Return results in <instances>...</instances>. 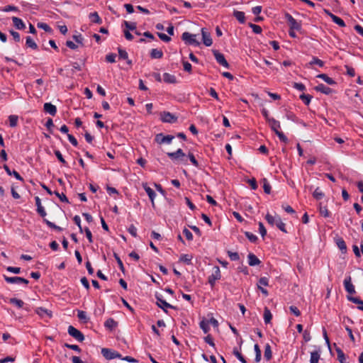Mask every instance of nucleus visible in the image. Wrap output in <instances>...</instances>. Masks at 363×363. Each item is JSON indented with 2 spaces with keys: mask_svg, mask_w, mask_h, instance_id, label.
Listing matches in <instances>:
<instances>
[{
  "mask_svg": "<svg viewBox=\"0 0 363 363\" xmlns=\"http://www.w3.org/2000/svg\"><path fill=\"white\" fill-rule=\"evenodd\" d=\"M167 155L168 157L171 159L174 162L182 164H187V156L180 148L175 152H167Z\"/></svg>",
  "mask_w": 363,
  "mask_h": 363,
  "instance_id": "nucleus-1",
  "label": "nucleus"
},
{
  "mask_svg": "<svg viewBox=\"0 0 363 363\" xmlns=\"http://www.w3.org/2000/svg\"><path fill=\"white\" fill-rule=\"evenodd\" d=\"M265 219L267 220V223L271 225H276L277 227L281 230L284 233H286V225L284 223H283L280 218L279 216H273L270 215L269 213H267L265 216Z\"/></svg>",
  "mask_w": 363,
  "mask_h": 363,
  "instance_id": "nucleus-2",
  "label": "nucleus"
},
{
  "mask_svg": "<svg viewBox=\"0 0 363 363\" xmlns=\"http://www.w3.org/2000/svg\"><path fill=\"white\" fill-rule=\"evenodd\" d=\"M196 35L191 34L189 32H184L182 35V39L185 42L186 44L199 46L200 43L196 39Z\"/></svg>",
  "mask_w": 363,
  "mask_h": 363,
  "instance_id": "nucleus-3",
  "label": "nucleus"
},
{
  "mask_svg": "<svg viewBox=\"0 0 363 363\" xmlns=\"http://www.w3.org/2000/svg\"><path fill=\"white\" fill-rule=\"evenodd\" d=\"M220 278H221V274H220V268L218 266H215L213 267V272L208 278V281L210 284L211 288L214 287V286L216 284V281L220 279Z\"/></svg>",
  "mask_w": 363,
  "mask_h": 363,
  "instance_id": "nucleus-4",
  "label": "nucleus"
},
{
  "mask_svg": "<svg viewBox=\"0 0 363 363\" xmlns=\"http://www.w3.org/2000/svg\"><path fill=\"white\" fill-rule=\"evenodd\" d=\"M67 332L70 336L76 339L77 341L80 342L84 341V335L81 331L75 328L74 326L69 325L68 327Z\"/></svg>",
  "mask_w": 363,
  "mask_h": 363,
  "instance_id": "nucleus-5",
  "label": "nucleus"
},
{
  "mask_svg": "<svg viewBox=\"0 0 363 363\" xmlns=\"http://www.w3.org/2000/svg\"><path fill=\"white\" fill-rule=\"evenodd\" d=\"M285 18L287 21L290 30H299L301 28V23H298L291 14L289 13H285Z\"/></svg>",
  "mask_w": 363,
  "mask_h": 363,
  "instance_id": "nucleus-6",
  "label": "nucleus"
},
{
  "mask_svg": "<svg viewBox=\"0 0 363 363\" xmlns=\"http://www.w3.org/2000/svg\"><path fill=\"white\" fill-rule=\"evenodd\" d=\"M174 138V136L172 135H164L162 133H158L155 135V141L159 145L170 144Z\"/></svg>",
  "mask_w": 363,
  "mask_h": 363,
  "instance_id": "nucleus-7",
  "label": "nucleus"
},
{
  "mask_svg": "<svg viewBox=\"0 0 363 363\" xmlns=\"http://www.w3.org/2000/svg\"><path fill=\"white\" fill-rule=\"evenodd\" d=\"M160 119L164 123H174L177 121V117L168 111H163L160 113Z\"/></svg>",
  "mask_w": 363,
  "mask_h": 363,
  "instance_id": "nucleus-8",
  "label": "nucleus"
},
{
  "mask_svg": "<svg viewBox=\"0 0 363 363\" xmlns=\"http://www.w3.org/2000/svg\"><path fill=\"white\" fill-rule=\"evenodd\" d=\"M101 354L106 359H113L115 358H121V354L116 351L108 348H103Z\"/></svg>",
  "mask_w": 363,
  "mask_h": 363,
  "instance_id": "nucleus-9",
  "label": "nucleus"
},
{
  "mask_svg": "<svg viewBox=\"0 0 363 363\" xmlns=\"http://www.w3.org/2000/svg\"><path fill=\"white\" fill-rule=\"evenodd\" d=\"M155 298L157 299V306L162 308L165 313H167V308H175L174 306L163 300L162 295L157 294H155Z\"/></svg>",
  "mask_w": 363,
  "mask_h": 363,
  "instance_id": "nucleus-10",
  "label": "nucleus"
},
{
  "mask_svg": "<svg viewBox=\"0 0 363 363\" xmlns=\"http://www.w3.org/2000/svg\"><path fill=\"white\" fill-rule=\"evenodd\" d=\"M4 280L9 284H28L29 281L26 279L20 277H8L5 274L3 275Z\"/></svg>",
  "mask_w": 363,
  "mask_h": 363,
  "instance_id": "nucleus-11",
  "label": "nucleus"
},
{
  "mask_svg": "<svg viewBox=\"0 0 363 363\" xmlns=\"http://www.w3.org/2000/svg\"><path fill=\"white\" fill-rule=\"evenodd\" d=\"M213 55H214L217 62L219 65H220L226 68H228L229 64L227 62V60H225L223 54L220 53L219 51L216 50H213Z\"/></svg>",
  "mask_w": 363,
  "mask_h": 363,
  "instance_id": "nucleus-12",
  "label": "nucleus"
},
{
  "mask_svg": "<svg viewBox=\"0 0 363 363\" xmlns=\"http://www.w3.org/2000/svg\"><path fill=\"white\" fill-rule=\"evenodd\" d=\"M201 31L202 35L203 43L207 47L211 46L213 43V40L211 37L210 33H208L206 28H202Z\"/></svg>",
  "mask_w": 363,
  "mask_h": 363,
  "instance_id": "nucleus-13",
  "label": "nucleus"
},
{
  "mask_svg": "<svg viewBox=\"0 0 363 363\" xmlns=\"http://www.w3.org/2000/svg\"><path fill=\"white\" fill-rule=\"evenodd\" d=\"M143 187L145 189V191L147 193V194L148 195V196H149V198H150V199L151 201L152 207H155V201H154V200H155V198L156 196L155 192L154 191V190L152 189H151L150 186H148L146 183L145 184H143Z\"/></svg>",
  "mask_w": 363,
  "mask_h": 363,
  "instance_id": "nucleus-14",
  "label": "nucleus"
},
{
  "mask_svg": "<svg viewBox=\"0 0 363 363\" xmlns=\"http://www.w3.org/2000/svg\"><path fill=\"white\" fill-rule=\"evenodd\" d=\"M344 286L346 291L350 294H352L356 292L354 286L352 283L350 277H348L344 280Z\"/></svg>",
  "mask_w": 363,
  "mask_h": 363,
  "instance_id": "nucleus-15",
  "label": "nucleus"
},
{
  "mask_svg": "<svg viewBox=\"0 0 363 363\" xmlns=\"http://www.w3.org/2000/svg\"><path fill=\"white\" fill-rule=\"evenodd\" d=\"M43 109L45 112L50 114L52 116H55L57 113V108L55 105L51 103H45L43 106Z\"/></svg>",
  "mask_w": 363,
  "mask_h": 363,
  "instance_id": "nucleus-16",
  "label": "nucleus"
},
{
  "mask_svg": "<svg viewBox=\"0 0 363 363\" xmlns=\"http://www.w3.org/2000/svg\"><path fill=\"white\" fill-rule=\"evenodd\" d=\"M35 205L37 206V212L39 213V215L43 217V218L47 215L45 208L42 206L41 204V200L38 196L35 197Z\"/></svg>",
  "mask_w": 363,
  "mask_h": 363,
  "instance_id": "nucleus-17",
  "label": "nucleus"
},
{
  "mask_svg": "<svg viewBox=\"0 0 363 363\" xmlns=\"http://www.w3.org/2000/svg\"><path fill=\"white\" fill-rule=\"evenodd\" d=\"M314 89L317 91L321 92L326 95H329L332 93L333 90L330 87L325 86L323 84H319L316 86H315Z\"/></svg>",
  "mask_w": 363,
  "mask_h": 363,
  "instance_id": "nucleus-18",
  "label": "nucleus"
},
{
  "mask_svg": "<svg viewBox=\"0 0 363 363\" xmlns=\"http://www.w3.org/2000/svg\"><path fill=\"white\" fill-rule=\"evenodd\" d=\"M348 301L358 305L357 308L363 311V301L357 297H354L350 295L347 296Z\"/></svg>",
  "mask_w": 363,
  "mask_h": 363,
  "instance_id": "nucleus-19",
  "label": "nucleus"
},
{
  "mask_svg": "<svg viewBox=\"0 0 363 363\" xmlns=\"http://www.w3.org/2000/svg\"><path fill=\"white\" fill-rule=\"evenodd\" d=\"M12 21H13V26L17 29H18V30H23V29H25L26 25H25L23 21L21 18H19L18 17L13 16L12 18Z\"/></svg>",
  "mask_w": 363,
  "mask_h": 363,
  "instance_id": "nucleus-20",
  "label": "nucleus"
},
{
  "mask_svg": "<svg viewBox=\"0 0 363 363\" xmlns=\"http://www.w3.org/2000/svg\"><path fill=\"white\" fill-rule=\"evenodd\" d=\"M117 325L118 323L112 318H108L104 323V326L110 330H113Z\"/></svg>",
  "mask_w": 363,
  "mask_h": 363,
  "instance_id": "nucleus-21",
  "label": "nucleus"
},
{
  "mask_svg": "<svg viewBox=\"0 0 363 363\" xmlns=\"http://www.w3.org/2000/svg\"><path fill=\"white\" fill-rule=\"evenodd\" d=\"M247 258L250 266H256L260 263V260L253 253H250L247 255Z\"/></svg>",
  "mask_w": 363,
  "mask_h": 363,
  "instance_id": "nucleus-22",
  "label": "nucleus"
},
{
  "mask_svg": "<svg viewBox=\"0 0 363 363\" xmlns=\"http://www.w3.org/2000/svg\"><path fill=\"white\" fill-rule=\"evenodd\" d=\"M163 80L168 84H175L177 82L176 77L169 73H164L163 74Z\"/></svg>",
  "mask_w": 363,
  "mask_h": 363,
  "instance_id": "nucleus-23",
  "label": "nucleus"
},
{
  "mask_svg": "<svg viewBox=\"0 0 363 363\" xmlns=\"http://www.w3.org/2000/svg\"><path fill=\"white\" fill-rule=\"evenodd\" d=\"M150 57L152 59H161L163 57V52L157 48L152 49L150 51Z\"/></svg>",
  "mask_w": 363,
  "mask_h": 363,
  "instance_id": "nucleus-24",
  "label": "nucleus"
},
{
  "mask_svg": "<svg viewBox=\"0 0 363 363\" xmlns=\"http://www.w3.org/2000/svg\"><path fill=\"white\" fill-rule=\"evenodd\" d=\"M317 77L325 81L328 84L333 85L336 82L332 78L329 77L326 74H319Z\"/></svg>",
  "mask_w": 363,
  "mask_h": 363,
  "instance_id": "nucleus-25",
  "label": "nucleus"
},
{
  "mask_svg": "<svg viewBox=\"0 0 363 363\" xmlns=\"http://www.w3.org/2000/svg\"><path fill=\"white\" fill-rule=\"evenodd\" d=\"M233 16L240 23H244L245 22V13L239 11H234Z\"/></svg>",
  "mask_w": 363,
  "mask_h": 363,
  "instance_id": "nucleus-26",
  "label": "nucleus"
},
{
  "mask_svg": "<svg viewBox=\"0 0 363 363\" xmlns=\"http://www.w3.org/2000/svg\"><path fill=\"white\" fill-rule=\"evenodd\" d=\"M313 196L315 200L319 201L325 196V194L320 187H317L313 193Z\"/></svg>",
  "mask_w": 363,
  "mask_h": 363,
  "instance_id": "nucleus-27",
  "label": "nucleus"
},
{
  "mask_svg": "<svg viewBox=\"0 0 363 363\" xmlns=\"http://www.w3.org/2000/svg\"><path fill=\"white\" fill-rule=\"evenodd\" d=\"M89 19L91 22L101 24L102 23V20L99 16L97 12L91 13L89 16Z\"/></svg>",
  "mask_w": 363,
  "mask_h": 363,
  "instance_id": "nucleus-28",
  "label": "nucleus"
},
{
  "mask_svg": "<svg viewBox=\"0 0 363 363\" xmlns=\"http://www.w3.org/2000/svg\"><path fill=\"white\" fill-rule=\"evenodd\" d=\"M320 350L311 352L310 363H318L320 359Z\"/></svg>",
  "mask_w": 363,
  "mask_h": 363,
  "instance_id": "nucleus-29",
  "label": "nucleus"
},
{
  "mask_svg": "<svg viewBox=\"0 0 363 363\" xmlns=\"http://www.w3.org/2000/svg\"><path fill=\"white\" fill-rule=\"evenodd\" d=\"M335 350L337 354V359L339 360V362L340 363H347L343 351L340 347H336Z\"/></svg>",
  "mask_w": 363,
  "mask_h": 363,
  "instance_id": "nucleus-30",
  "label": "nucleus"
},
{
  "mask_svg": "<svg viewBox=\"0 0 363 363\" xmlns=\"http://www.w3.org/2000/svg\"><path fill=\"white\" fill-rule=\"evenodd\" d=\"M272 315L270 310L268 308L265 307L264 311V323L266 324L269 323L272 320Z\"/></svg>",
  "mask_w": 363,
  "mask_h": 363,
  "instance_id": "nucleus-31",
  "label": "nucleus"
},
{
  "mask_svg": "<svg viewBox=\"0 0 363 363\" xmlns=\"http://www.w3.org/2000/svg\"><path fill=\"white\" fill-rule=\"evenodd\" d=\"M269 123L270 124L271 128L276 133V130H279V129L280 128V123L273 118L269 119Z\"/></svg>",
  "mask_w": 363,
  "mask_h": 363,
  "instance_id": "nucleus-32",
  "label": "nucleus"
},
{
  "mask_svg": "<svg viewBox=\"0 0 363 363\" xmlns=\"http://www.w3.org/2000/svg\"><path fill=\"white\" fill-rule=\"evenodd\" d=\"M336 244L342 252H346L347 246L346 243L342 238H338L336 241Z\"/></svg>",
  "mask_w": 363,
  "mask_h": 363,
  "instance_id": "nucleus-33",
  "label": "nucleus"
},
{
  "mask_svg": "<svg viewBox=\"0 0 363 363\" xmlns=\"http://www.w3.org/2000/svg\"><path fill=\"white\" fill-rule=\"evenodd\" d=\"M272 353L271 347L269 344H267L264 347V357L267 361H269L272 359Z\"/></svg>",
  "mask_w": 363,
  "mask_h": 363,
  "instance_id": "nucleus-34",
  "label": "nucleus"
},
{
  "mask_svg": "<svg viewBox=\"0 0 363 363\" xmlns=\"http://www.w3.org/2000/svg\"><path fill=\"white\" fill-rule=\"evenodd\" d=\"M208 325H209L208 321L205 319L202 320L199 323L200 328L202 329L203 333L206 334L208 333V331L210 330V328H209Z\"/></svg>",
  "mask_w": 363,
  "mask_h": 363,
  "instance_id": "nucleus-35",
  "label": "nucleus"
},
{
  "mask_svg": "<svg viewBox=\"0 0 363 363\" xmlns=\"http://www.w3.org/2000/svg\"><path fill=\"white\" fill-rule=\"evenodd\" d=\"M26 45L27 47L30 48L33 50H36L38 48L37 44L30 36L26 37Z\"/></svg>",
  "mask_w": 363,
  "mask_h": 363,
  "instance_id": "nucleus-36",
  "label": "nucleus"
},
{
  "mask_svg": "<svg viewBox=\"0 0 363 363\" xmlns=\"http://www.w3.org/2000/svg\"><path fill=\"white\" fill-rule=\"evenodd\" d=\"M77 317L81 321H82L84 323H87L89 320V318L86 315V313L83 311H78Z\"/></svg>",
  "mask_w": 363,
  "mask_h": 363,
  "instance_id": "nucleus-37",
  "label": "nucleus"
},
{
  "mask_svg": "<svg viewBox=\"0 0 363 363\" xmlns=\"http://www.w3.org/2000/svg\"><path fill=\"white\" fill-rule=\"evenodd\" d=\"M331 19L335 23L337 24L340 27L346 26L345 21L342 18L335 15L331 16Z\"/></svg>",
  "mask_w": 363,
  "mask_h": 363,
  "instance_id": "nucleus-38",
  "label": "nucleus"
},
{
  "mask_svg": "<svg viewBox=\"0 0 363 363\" xmlns=\"http://www.w3.org/2000/svg\"><path fill=\"white\" fill-rule=\"evenodd\" d=\"M18 117L16 115H11L9 116V125L11 127L14 128L18 124Z\"/></svg>",
  "mask_w": 363,
  "mask_h": 363,
  "instance_id": "nucleus-39",
  "label": "nucleus"
},
{
  "mask_svg": "<svg viewBox=\"0 0 363 363\" xmlns=\"http://www.w3.org/2000/svg\"><path fill=\"white\" fill-rule=\"evenodd\" d=\"M124 26L128 29L127 30H135L137 28V24L135 22H128L125 21L123 22Z\"/></svg>",
  "mask_w": 363,
  "mask_h": 363,
  "instance_id": "nucleus-40",
  "label": "nucleus"
},
{
  "mask_svg": "<svg viewBox=\"0 0 363 363\" xmlns=\"http://www.w3.org/2000/svg\"><path fill=\"white\" fill-rule=\"evenodd\" d=\"M254 349H255V360L256 362H259L261 360V356H262V352H261L260 348H259V345L257 344H255V347H254Z\"/></svg>",
  "mask_w": 363,
  "mask_h": 363,
  "instance_id": "nucleus-41",
  "label": "nucleus"
},
{
  "mask_svg": "<svg viewBox=\"0 0 363 363\" xmlns=\"http://www.w3.org/2000/svg\"><path fill=\"white\" fill-rule=\"evenodd\" d=\"M43 221L46 223V225L50 227V228H52L57 231H62V228L60 226L56 225L54 223L50 222V220L44 218Z\"/></svg>",
  "mask_w": 363,
  "mask_h": 363,
  "instance_id": "nucleus-42",
  "label": "nucleus"
},
{
  "mask_svg": "<svg viewBox=\"0 0 363 363\" xmlns=\"http://www.w3.org/2000/svg\"><path fill=\"white\" fill-rule=\"evenodd\" d=\"M319 212L320 213L327 218L329 217L330 213L326 206H323L321 203L319 204Z\"/></svg>",
  "mask_w": 363,
  "mask_h": 363,
  "instance_id": "nucleus-43",
  "label": "nucleus"
},
{
  "mask_svg": "<svg viewBox=\"0 0 363 363\" xmlns=\"http://www.w3.org/2000/svg\"><path fill=\"white\" fill-rule=\"evenodd\" d=\"M9 302L12 304L16 305L18 308H22L24 305V303L22 300L16 298H10Z\"/></svg>",
  "mask_w": 363,
  "mask_h": 363,
  "instance_id": "nucleus-44",
  "label": "nucleus"
},
{
  "mask_svg": "<svg viewBox=\"0 0 363 363\" xmlns=\"http://www.w3.org/2000/svg\"><path fill=\"white\" fill-rule=\"evenodd\" d=\"M262 183H263L264 191L266 194H269L271 192V186H270L269 183L268 182L267 179L266 178H264L262 179Z\"/></svg>",
  "mask_w": 363,
  "mask_h": 363,
  "instance_id": "nucleus-45",
  "label": "nucleus"
},
{
  "mask_svg": "<svg viewBox=\"0 0 363 363\" xmlns=\"http://www.w3.org/2000/svg\"><path fill=\"white\" fill-rule=\"evenodd\" d=\"M310 65H317L319 67H322L324 66V62L321 60L318 59L316 57H313L312 60L309 62Z\"/></svg>",
  "mask_w": 363,
  "mask_h": 363,
  "instance_id": "nucleus-46",
  "label": "nucleus"
},
{
  "mask_svg": "<svg viewBox=\"0 0 363 363\" xmlns=\"http://www.w3.org/2000/svg\"><path fill=\"white\" fill-rule=\"evenodd\" d=\"M312 96L309 95V94H302L301 95H300V99L303 101V102L306 104V105H308L312 99Z\"/></svg>",
  "mask_w": 363,
  "mask_h": 363,
  "instance_id": "nucleus-47",
  "label": "nucleus"
},
{
  "mask_svg": "<svg viewBox=\"0 0 363 363\" xmlns=\"http://www.w3.org/2000/svg\"><path fill=\"white\" fill-rule=\"evenodd\" d=\"M233 353L242 363H247L245 359L242 354L239 352L237 348L233 349Z\"/></svg>",
  "mask_w": 363,
  "mask_h": 363,
  "instance_id": "nucleus-48",
  "label": "nucleus"
},
{
  "mask_svg": "<svg viewBox=\"0 0 363 363\" xmlns=\"http://www.w3.org/2000/svg\"><path fill=\"white\" fill-rule=\"evenodd\" d=\"M191 259H192V256H190L189 255H182L180 257L179 260L181 262H183L187 264H191Z\"/></svg>",
  "mask_w": 363,
  "mask_h": 363,
  "instance_id": "nucleus-49",
  "label": "nucleus"
},
{
  "mask_svg": "<svg viewBox=\"0 0 363 363\" xmlns=\"http://www.w3.org/2000/svg\"><path fill=\"white\" fill-rule=\"evenodd\" d=\"M249 26L252 28L255 33L259 34L262 33V29L259 26L250 23H249Z\"/></svg>",
  "mask_w": 363,
  "mask_h": 363,
  "instance_id": "nucleus-50",
  "label": "nucleus"
},
{
  "mask_svg": "<svg viewBox=\"0 0 363 363\" xmlns=\"http://www.w3.org/2000/svg\"><path fill=\"white\" fill-rule=\"evenodd\" d=\"M37 26L39 28L43 29L45 32L50 33L52 31V28L45 23H38Z\"/></svg>",
  "mask_w": 363,
  "mask_h": 363,
  "instance_id": "nucleus-51",
  "label": "nucleus"
},
{
  "mask_svg": "<svg viewBox=\"0 0 363 363\" xmlns=\"http://www.w3.org/2000/svg\"><path fill=\"white\" fill-rule=\"evenodd\" d=\"M113 257L114 258L116 259L118 264V267L120 268V269L124 272H125V268H124V266H123V264L121 259V258L119 257V256L118 255V254H116V252L113 253Z\"/></svg>",
  "mask_w": 363,
  "mask_h": 363,
  "instance_id": "nucleus-52",
  "label": "nucleus"
},
{
  "mask_svg": "<svg viewBox=\"0 0 363 363\" xmlns=\"http://www.w3.org/2000/svg\"><path fill=\"white\" fill-rule=\"evenodd\" d=\"M118 51L119 57L121 59L128 60V52L125 50H123V49H122L121 48H118Z\"/></svg>",
  "mask_w": 363,
  "mask_h": 363,
  "instance_id": "nucleus-53",
  "label": "nucleus"
},
{
  "mask_svg": "<svg viewBox=\"0 0 363 363\" xmlns=\"http://www.w3.org/2000/svg\"><path fill=\"white\" fill-rule=\"evenodd\" d=\"M275 134L278 136V138H279V140L281 142H283L284 143H288V141H289L288 138L285 136V135L282 132H281L279 130H276V133Z\"/></svg>",
  "mask_w": 363,
  "mask_h": 363,
  "instance_id": "nucleus-54",
  "label": "nucleus"
},
{
  "mask_svg": "<svg viewBox=\"0 0 363 363\" xmlns=\"http://www.w3.org/2000/svg\"><path fill=\"white\" fill-rule=\"evenodd\" d=\"M228 257L232 261H238L240 259L239 254L238 252H233L231 251L228 252Z\"/></svg>",
  "mask_w": 363,
  "mask_h": 363,
  "instance_id": "nucleus-55",
  "label": "nucleus"
},
{
  "mask_svg": "<svg viewBox=\"0 0 363 363\" xmlns=\"http://www.w3.org/2000/svg\"><path fill=\"white\" fill-rule=\"evenodd\" d=\"M36 313L40 316H43L45 314H48L50 317H51V314L48 312V311L42 307L38 308L36 309Z\"/></svg>",
  "mask_w": 363,
  "mask_h": 363,
  "instance_id": "nucleus-56",
  "label": "nucleus"
},
{
  "mask_svg": "<svg viewBox=\"0 0 363 363\" xmlns=\"http://www.w3.org/2000/svg\"><path fill=\"white\" fill-rule=\"evenodd\" d=\"M54 153L60 162H62L64 165L67 164V162L65 160L60 150H55Z\"/></svg>",
  "mask_w": 363,
  "mask_h": 363,
  "instance_id": "nucleus-57",
  "label": "nucleus"
},
{
  "mask_svg": "<svg viewBox=\"0 0 363 363\" xmlns=\"http://www.w3.org/2000/svg\"><path fill=\"white\" fill-rule=\"evenodd\" d=\"M245 235L252 242H255L257 240V237L250 232H245Z\"/></svg>",
  "mask_w": 363,
  "mask_h": 363,
  "instance_id": "nucleus-58",
  "label": "nucleus"
},
{
  "mask_svg": "<svg viewBox=\"0 0 363 363\" xmlns=\"http://www.w3.org/2000/svg\"><path fill=\"white\" fill-rule=\"evenodd\" d=\"M73 40L81 45H83L84 38L81 34L74 35L72 36Z\"/></svg>",
  "mask_w": 363,
  "mask_h": 363,
  "instance_id": "nucleus-59",
  "label": "nucleus"
},
{
  "mask_svg": "<svg viewBox=\"0 0 363 363\" xmlns=\"http://www.w3.org/2000/svg\"><path fill=\"white\" fill-rule=\"evenodd\" d=\"M188 158L189 159V160L191 161V162L192 163L193 165H194L195 167H199V162L196 160V158H195V157H194L193 153L189 152L188 156H187V159Z\"/></svg>",
  "mask_w": 363,
  "mask_h": 363,
  "instance_id": "nucleus-60",
  "label": "nucleus"
},
{
  "mask_svg": "<svg viewBox=\"0 0 363 363\" xmlns=\"http://www.w3.org/2000/svg\"><path fill=\"white\" fill-rule=\"evenodd\" d=\"M116 55L114 54V53H110V54H108L106 55V60L108 62H110V63H113L116 62Z\"/></svg>",
  "mask_w": 363,
  "mask_h": 363,
  "instance_id": "nucleus-61",
  "label": "nucleus"
},
{
  "mask_svg": "<svg viewBox=\"0 0 363 363\" xmlns=\"http://www.w3.org/2000/svg\"><path fill=\"white\" fill-rule=\"evenodd\" d=\"M128 233L133 237H137V228L134 225H130L128 229Z\"/></svg>",
  "mask_w": 363,
  "mask_h": 363,
  "instance_id": "nucleus-62",
  "label": "nucleus"
},
{
  "mask_svg": "<svg viewBox=\"0 0 363 363\" xmlns=\"http://www.w3.org/2000/svg\"><path fill=\"white\" fill-rule=\"evenodd\" d=\"M54 194L60 199L61 201L69 203L67 196L63 193L60 194L58 191H55Z\"/></svg>",
  "mask_w": 363,
  "mask_h": 363,
  "instance_id": "nucleus-63",
  "label": "nucleus"
},
{
  "mask_svg": "<svg viewBox=\"0 0 363 363\" xmlns=\"http://www.w3.org/2000/svg\"><path fill=\"white\" fill-rule=\"evenodd\" d=\"M289 311L291 313H293L296 316H299L301 315V312H300L299 309L295 306H291L289 307Z\"/></svg>",
  "mask_w": 363,
  "mask_h": 363,
  "instance_id": "nucleus-64",
  "label": "nucleus"
}]
</instances>
